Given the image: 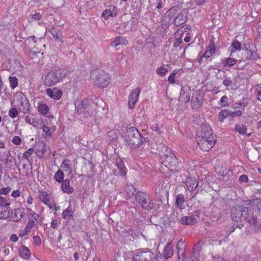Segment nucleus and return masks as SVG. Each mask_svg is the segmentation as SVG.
Masks as SVG:
<instances>
[{
	"label": "nucleus",
	"instance_id": "1",
	"mask_svg": "<svg viewBox=\"0 0 261 261\" xmlns=\"http://www.w3.org/2000/svg\"><path fill=\"white\" fill-rule=\"evenodd\" d=\"M126 143L132 149H136L147 142V138L134 126H130L125 133Z\"/></svg>",
	"mask_w": 261,
	"mask_h": 261
},
{
	"label": "nucleus",
	"instance_id": "2",
	"mask_svg": "<svg viewBox=\"0 0 261 261\" xmlns=\"http://www.w3.org/2000/svg\"><path fill=\"white\" fill-rule=\"evenodd\" d=\"M130 188L133 190L132 194L135 197L136 202L139 203L143 210L149 211L159 208V205L156 201L150 199L147 194L137 190L133 186H132Z\"/></svg>",
	"mask_w": 261,
	"mask_h": 261
},
{
	"label": "nucleus",
	"instance_id": "3",
	"mask_svg": "<svg viewBox=\"0 0 261 261\" xmlns=\"http://www.w3.org/2000/svg\"><path fill=\"white\" fill-rule=\"evenodd\" d=\"M90 80L98 87H106L110 83L111 76L104 70L96 69L91 72Z\"/></svg>",
	"mask_w": 261,
	"mask_h": 261
},
{
	"label": "nucleus",
	"instance_id": "4",
	"mask_svg": "<svg viewBox=\"0 0 261 261\" xmlns=\"http://www.w3.org/2000/svg\"><path fill=\"white\" fill-rule=\"evenodd\" d=\"M260 208H248L246 207L245 209L244 220L247 222L251 228L254 229L255 231L258 232V222L259 221Z\"/></svg>",
	"mask_w": 261,
	"mask_h": 261
},
{
	"label": "nucleus",
	"instance_id": "5",
	"mask_svg": "<svg viewBox=\"0 0 261 261\" xmlns=\"http://www.w3.org/2000/svg\"><path fill=\"white\" fill-rule=\"evenodd\" d=\"M67 71L65 69H57L48 72L45 75L44 83L46 86L51 87L62 81L66 77Z\"/></svg>",
	"mask_w": 261,
	"mask_h": 261
},
{
	"label": "nucleus",
	"instance_id": "6",
	"mask_svg": "<svg viewBox=\"0 0 261 261\" xmlns=\"http://www.w3.org/2000/svg\"><path fill=\"white\" fill-rule=\"evenodd\" d=\"M182 4H178L169 9L163 16L161 27L163 29L166 30L173 23H174V16L177 14L178 10L181 8Z\"/></svg>",
	"mask_w": 261,
	"mask_h": 261
},
{
	"label": "nucleus",
	"instance_id": "7",
	"mask_svg": "<svg viewBox=\"0 0 261 261\" xmlns=\"http://www.w3.org/2000/svg\"><path fill=\"white\" fill-rule=\"evenodd\" d=\"M160 162L173 173H178L180 171L178 160L172 153L166 156H164Z\"/></svg>",
	"mask_w": 261,
	"mask_h": 261
},
{
	"label": "nucleus",
	"instance_id": "8",
	"mask_svg": "<svg viewBox=\"0 0 261 261\" xmlns=\"http://www.w3.org/2000/svg\"><path fill=\"white\" fill-rule=\"evenodd\" d=\"M153 253L148 248L141 249L133 256V261H152Z\"/></svg>",
	"mask_w": 261,
	"mask_h": 261
},
{
	"label": "nucleus",
	"instance_id": "9",
	"mask_svg": "<svg viewBox=\"0 0 261 261\" xmlns=\"http://www.w3.org/2000/svg\"><path fill=\"white\" fill-rule=\"evenodd\" d=\"M198 137L197 143L200 149L204 151H209L214 146L217 142V139H210V137H201L198 136Z\"/></svg>",
	"mask_w": 261,
	"mask_h": 261
},
{
	"label": "nucleus",
	"instance_id": "10",
	"mask_svg": "<svg viewBox=\"0 0 261 261\" xmlns=\"http://www.w3.org/2000/svg\"><path fill=\"white\" fill-rule=\"evenodd\" d=\"M246 206L243 205L241 206L237 205L233 207L231 211V218L233 221L236 222H242L244 220V216L245 214V209Z\"/></svg>",
	"mask_w": 261,
	"mask_h": 261
},
{
	"label": "nucleus",
	"instance_id": "11",
	"mask_svg": "<svg viewBox=\"0 0 261 261\" xmlns=\"http://www.w3.org/2000/svg\"><path fill=\"white\" fill-rule=\"evenodd\" d=\"M141 90V88L138 87L133 90L129 94L127 105L130 109H133L135 108L136 103L138 100Z\"/></svg>",
	"mask_w": 261,
	"mask_h": 261
},
{
	"label": "nucleus",
	"instance_id": "12",
	"mask_svg": "<svg viewBox=\"0 0 261 261\" xmlns=\"http://www.w3.org/2000/svg\"><path fill=\"white\" fill-rule=\"evenodd\" d=\"M199 132L200 137H210V139H217V135L214 133L210 125L207 124H202L200 126Z\"/></svg>",
	"mask_w": 261,
	"mask_h": 261
},
{
	"label": "nucleus",
	"instance_id": "13",
	"mask_svg": "<svg viewBox=\"0 0 261 261\" xmlns=\"http://www.w3.org/2000/svg\"><path fill=\"white\" fill-rule=\"evenodd\" d=\"M118 10L117 8L111 5L108 6V8L103 11L101 14V17L104 18L105 19H108L110 17H116L118 14Z\"/></svg>",
	"mask_w": 261,
	"mask_h": 261
},
{
	"label": "nucleus",
	"instance_id": "14",
	"mask_svg": "<svg viewBox=\"0 0 261 261\" xmlns=\"http://www.w3.org/2000/svg\"><path fill=\"white\" fill-rule=\"evenodd\" d=\"M203 96L200 93L196 92L193 94L191 98V102L193 103L192 106L193 109H198L202 107L203 105Z\"/></svg>",
	"mask_w": 261,
	"mask_h": 261
},
{
	"label": "nucleus",
	"instance_id": "15",
	"mask_svg": "<svg viewBox=\"0 0 261 261\" xmlns=\"http://www.w3.org/2000/svg\"><path fill=\"white\" fill-rule=\"evenodd\" d=\"M46 143L43 141L36 142L34 146V149L38 158H42L46 152Z\"/></svg>",
	"mask_w": 261,
	"mask_h": 261
},
{
	"label": "nucleus",
	"instance_id": "16",
	"mask_svg": "<svg viewBox=\"0 0 261 261\" xmlns=\"http://www.w3.org/2000/svg\"><path fill=\"white\" fill-rule=\"evenodd\" d=\"M201 242L199 241L193 248L190 256V259L192 261H198L199 259L200 254L201 250Z\"/></svg>",
	"mask_w": 261,
	"mask_h": 261
},
{
	"label": "nucleus",
	"instance_id": "17",
	"mask_svg": "<svg viewBox=\"0 0 261 261\" xmlns=\"http://www.w3.org/2000/svg\"><path fill=\"white\" fill-rule=\"evenodd\" d=\"M63 91L61 89L56 88L53 89L48 88L46 89V94L51 98L55 100H59L61 98Z\"/></svg>",
	"mask_w": 261,
	"mask_h": 261
},
{
	"label": "nucleus",
	"instance_id": "18",
	"mask_svg": "<svg viewBox=\"0 0 261 261\" xmlns=\"http://www.w3.org/2000/svg\"><path fill=\"white\" fill-rule=\"evenodd\" d=\"M24 209L19 208L15 209L11 212V217L14 222H18L24 217Z\"/></svg>",
	"mask_w": 261,
	"mask_h": 261
},
{
	"label": "nucleus",
	"instance_id": "19",
	"mask_svg": "<svg viewBox=\"0 0 261 261\" xmlns=\"http://www.w3.org/2000/svg\"><path fill=\"white\" fill-rule=\"evenodd\" d=\"M157 150H159L160 160L162 159L164 156H166V155H170L172 153L170 149L164 144H160L158 146Z\"/></svg>",
	"mask_w": 261,
	"mask_h": 261
},
{
	"label": "nucleus",
	"instance_id": "20",
	"mask_svg": "<svg viewBox=\"0 0 261 261\" xmlns=\"http://www.w3.org/2000/svg\"><path fill=\"white\" fill-rule=\"evenodd\" d=\"M198 182L197 179L190 177H187L185 182L190 191H194L198 187Z\"/></svg>",
	"mask_w": 261,
	"mask_h": 261
},
{
	"label": "nucleus",
	"instance_id": "21",
	"mask_svg": "<svg viewBox=\"0 0 261 261\" xmlns=\"http://www.w3.org/2000/svg\"><path fill=\"white\" fill-rule=\"evenodd\" d=\"M162 254L164 257V260H167L173 255V249L171 242L168 243L165 246Z\"/></svg>",
	"mask_w": 261,
	"mask_h": 261
},
{
	"label": "nucleus",
	"instance_id": "22",
	"mask_svg": "<svg viewBox=\"0 0 261 261\" xmlns=\"http://www.w3.org/2000/svg\"><path fill=\"white\" fill-rule=\"evenodd\" d=\"M128 40L126 38L122 36L116 37L114 40L111 42V46L116 47L119 45H126L128 43Z\"/></svg>",
	"mask_w": 261,
	"mask_h": 261
},
{
	"label": "nucleus",
	"instance_id": "23",
	"mask_svg": "<svg viewBox=\"0 0 261 261\" xmlns=\"http://www.w3.org/2000/svg\"><path fill=\"white\" fill-rule=\"evenodd\" d=\"M61 189L62 191L67 194H71L73 192V188L70 186V180L66 178L62 182Z\"/></svg>",
	"mask_w": 261,
	"mask_h": 261
},
{
	"label": "nucleus",
	"instance_id": "24",
	"mask_svg": "<svg viewBox=\"0 0 261 261\" xmlns=\"http://www.w3.org/2000/svg\"><path fill=\"white\" fill-rule=\"evenodd\" d=\"M246 204L251 206L248 208H261V198H255L252 199H248L246 201Z\"/></svg>",
	"mask_w": 261,
	"mask_h": 261
},
{
	"label": "nucleus",
	"instance_id": "25",
	"mask_svg": "<svg viewBox=\"0 0 261 261\" xmlns=\"http://www.w3.org/2000/svg\"><path fill=\"white\" fill-rule=\"evenodd\" d=\"M182 225H194L197 223V220L192 216H184L180 220Z\"/></svg>",
	"mask_w": 261,
	"mask_h": 261
},
{
	"label": "nucleus",
	"instance_id": "26",
	"mask_svg": "<svg viewBox=\"0 0 261 261\" xmlns=\"http://www.w3.org/2000/svg\"><path fill=\"white\" fill-rule=\"evenodd\" d=\"M19 105L23 107L21 110L19 109L20 111H21L24 114H27L29 112V108L31 107V105L26 96H24V97H21V102H20Z\"/></svg>",
	"mask_w": 261,
	"mask_h": 261
},
{
	"label": "nucleus",
	"instance_id": "27",
	"mask_svg": "<svg viewBox=\"0 0 261 261\" xmlns=\"http://www.w3.org/2000/svg\"><path fill=\"white\" fill-rule=\"evenodd\" d=\"M119 132L117 130H110L107 135V141L109 143L116 141L119 137Z\"/></svg>",
	"mask_w": 261,
	"mask_h": 261
},
{
	"label": "nucleus",
	"instance_id": "28",
	"mask_svg": "<svg viewBox=\"0 0 261 261\" xmlns=\"http://www.w3.org/2000/svg\"><path fill=\"white\" fill-rule=\"evenodd\" d=\"M116 166L119 170V174L120 176H124L126 173V168L124 165V161L121 159H117Z\"/></svg>",
	"mask_w": 261,
	"mask_h": 261
},
{
	"label": "nucleus",
	"instance_id": "29",
	"mask_svg": "<svg viewBox=\"0 0 261 261\" xmlns=\"http://www.w3.org/2000/svg\"><path fill=\"white\" fill-rule=\"evenodd\" d=\"M206 192L202 189H198L193 194L192 198L195 199L198 202L203 201L204 199L205 196L206 195Z\"/></svg>",
	"mask_w": 261,
	"mask_h": 261
},
{
	"label": "nucleus",
	"instance_id": "30",
	"mask_svg": "<svg viewBox=\"0 0 261 261\" xmlns=\"http://www.w3.org/2000/svg\"><path fill=\"white\" fill-rule=\"evenodd\" d=\"M247 54L246 59L247 60L256 61L259 56L256 51L251 50L249 49H245Z\"/></svg>",
	"mask_w": 261,
	"mask_h": 261
},
{
	"label": "nucleus",
	"instance_id": "31",
	"mask_svg": "<svg viewBox=\"0 0 261 261\" xmlns=\"http://www.w3.org/2000/svg\"><path fill=\"white\" fill-rule=\"evenodd\" d=\"M132 8L133 9V15L135 18L139 17V14L141 12L142 4L137 3L136 1L132 2Z\"/></svg>",
	"mask_w": 261,
	"mask_h": 261
},
{
	"label": "nucleus",
	"instance_id": "32",
	"mask_svg": "<svg viewBox=\"0 0 261 261\" xmlns=\"http://www.w3.org/2000/svg\"><path fill=\"white\" fill-rule=\"evenodd\" d=\"M187 16H184L181 13H178L177 16L174 17V25L179 27L184 23L187 20Z\"/></svg>",
	"mask_w": 261,
	"mask_h": 261
},
{
	"label": "nucleus",
	"instance_id": "33",
	"mask_svg": "<svg viewBox=\"0 0 261 261\" xmlns=\"http://www.w3.org/2000/svg\"><path fill=\"white\" fill-rule=\"evenodd\" d=\"M21 249L19 252V255L23 258L28 259L31 256V252L30 249L24 245H22Z\"/></svg>",
	"mask_w": 261,
	"mask_h": 261
},
{
	"label": "nucleus",
	"instance_id": "34",
	"mask_svg": "<svg viewBox=\"0 0 261 261\" xmlns=\"http://www.w3.org/2000/svg\"><path fill=\"white\" fill-rule=\"evenodd\" d=\"M185 201V197L183 194H179L177 195L176 198L175 205L179 209L181 210L184 208V203Z\"/></svg>",
	"mask_w": 261,
	"mask_h": 261
},
{
	"label": "nucleus",
	"instance_id": "35",
	"mask_svg": "<svg viewBox=\"0 0 261 261\" xmlns=\"http://www.w3.org/2000/svg\"><path fill=\"white\" fill-rule=\"evenodd\" d=\"M179 100H183L186 103L190 101V95L187 93L186 89H185L183 87H181L180 96L178 98Z\"/></svg>",
	"mask_w": 261,
	"mask_h": 261
},
{
	"label": "nucleus",
	"instance_id": "36",
	"mask_svg": "<svg viewBox=\"0 0 261 261\" xmlns=\"http://www.w3.org/2000/svg\"><path fill=\"white\" fill-rule=\"evenodd\" d=\"M50 32L55 38L56 40H57L58 42L61 43H63V41L62 39V33L59 30H57L55 28H53L50 30Z\"/></svg>",
	"mask_w": 261,
	"mask_h": 261
},
{
	"label": "nucleus",
	"instance_id": "37",
	"mask_svg": "<svg viewBox=\"0 0 261 261\" xmlns=\"http://www.w3.org/2000/svg\"><path fill=\"white\" fill-rule=\"evenodd\" d=\"M41 200L46 204L50 208H51L53 205H55V203H53L49 199L48 194L46 192H44L42 195L40 197Z\"/></svg>",
	"mask_w": 261,
	"mask_h": 261
},
{
	"label": "nucleus",
	"instance_id": "38",
	"mask_svg": "<svg viewBox=\"0 0 261 261\" xmlns=\"http://www.w3.org/2000/svg\"><path fill=\"white\" fill-rule=\"evenodd\" d=\"M91 100L88 98H85L81 101V113H83L84 111L88 109L91 105Z\"/></svg>",
	"mask_w": 261,
	"mask_h": 261
},
{
	"label": "nucleus",
	"instance_id": "39",
	"mask_svg": "<svg viewBox=\"0 0 261 261\" xmlns=\"http://www.w3.org/2000/svg\"><path fill=\"white\" fill-rule=\"evenodd\" d=\"M38 109L40 114L42 115H46L49 111L48 106L45 103H39Z\"/></svg>",
	"mask_w": 261,
	"mask_h": 261
},
{
	"label": "nucleus",
	"instance_id": "40",
	"mask_svg": "<svg viewBox=\"0 0 261 261\" xmlns=\"http://www.w3.org/2000/svg\"><path fill=\"white\" fill-rule=\"evenodd\" d=\"M237 223V224H233V225L229 228V230L226 233L227 236H229L231 233L234 232L237 228H239L240 229H241L244 226V224L242 223V222Z\"/></svg>",
	"mask_w": 261,
	"mask_h": 261
},
{
	"label": "nucleus",
	"instance_id": "41",
	"mask_svg": "<svg viewBox=\"0 0 261 261\" xmlns=\"http://www.w3.org/2000/svg\"><path fill=\"white\" fill-rule=\"evenodd\" d=\"M233 131L238 132L240 135H245L247 133V127L245 125H240L239 124H236Z\"/></svg>",
	"mask_w": 261,
	"mask_h": 261
},
{
	"label": "nucleus",
	"instance_id": "42",
	"mask_svg": "<svg viewBox=\"0 0 261 261\" xmlns=\"http://www.w3.org/2000/svg\"><path fill=\"white\" fill-rule=\"evenodd\" d=\"M221 63L224 66H233L236 63L237 60L231 58H227L226 59H222Z\"/></svg>",
	"mask_w": 261,
	"mask_h": 261
},
{
	"label": "nucleus",
	"instance_id": "43",
	"mask_svg": "<svg viewBox=\"0 0 261 261\" xmlns=\"http://www.w3.org/2000/svg\"><path fill=\"white\" fill-rule=\"evenodd\" d=\"M216 47L217 46L215 45L214 42L212 40H211L209 45L206 47V50L210 56H212L214 54Z\"/></svg>",
	"mask_w": 261,
	"mask_h": 261
},
{
	"label": "nucleus",
	"instance_id": "44",
	"mask_svg": "<svg viewBox=\"0 0 261 261\" xmlns=\"http://www.w3.org/2000/svg\"><path fill=\"white\" fill-rule=\"evenodd\" d=\"M54 177L56 181H57L59 183H61L62 181L64 180V174L61 169H59L56 172Z\"/></svg>",
	"mask_w": 261,
	"mask_h": 261
},
{
	"label": "nucleus",
	"instance_id": "45",
	"mask_svg": "<svg viewBox=\"0 0 261 261\" xmlns=\"http://www.w3.org/2000/svg\"><path fill=\"white\" fill-rule=\"evenodd\" d=\"M229 110H222L218 114V119L220 122H223L225 118H227Z\"/></svg>",
	"mask_w": 261,
	"mask_h": 261
},
{
	"label": "nucleus",
	"instance_id": "46",
	"mask_svg": "<svg viewBox=\"0 0 261 261\" xmlns=\"http://www.w3.org/2000/svg\"><path fill=\"white\" fill-rule=\"evenodd\" d=\"M70 206L62 213V217L64 219H69L73 215V211L69 208Z\"/></svg>",
	"mask_w": 261,
	"mask_h": 261
},
{
	"label": "nucleus",
	"instance_id": "47",
	"mask_svg": "<svg viewBox=\"0 0 261 261\" xmlns=\"http://www.w3.org/2000/svg\"><path fill=\"white\" fill-rule=\"evenodd\" d=\"M10 86L12 89H14L18 86V79L15 76H10L9 77Z\"/></svg>",
	"mask_w": 261,
	"mask_h": 261
},
{
	"label": "nucleus",
	"instance_id": "48",
	"mask_svg": "<svg viewBox=\"0 0 261 261\" xmlns=\"http://www.w3.org/2000/svg\"><path fill=\"white\" fill-rule=\"evenodd\" d=\"M168 72V69L167 68L164 67V66L160 67L156 69V74L161 76H164L166 75Z\"/></svg>",
	"mask_w": 261,
	"mask_h": 261
},
{
	"label": "nucleus",
	"instance_id": "49",
	"mask_svg": "<svg viewBox=\"0 0 261 261\" xmlns=\"http://www.w3.org/2000/svg\"><path fill=\"white\" fill-rule=\"evenodd\" d=\"M18 114V111L16 108H11L8 112L9 116L12 118H15Z\"/></svg>",
	"mask_w": 261,
	"mask_h": 261
},
{
	"label": "nucleus",
	"instance_id": "50",
	"mask_svg": "<svg viewBox=\"0 0 261 261\" xmlns=\"http://www.w3.org/2000/svg\"><path fill=\"white\" fill-rule=\"evenodd\" d=\"M231 45L235 50L240 51L241 49V43L237 39H235L232 41Z\"/></svg>",
	"mask_w": 261,
	"mask_h": 261
},
{
	"label": "nucleus",
	"instance_id": "51",
	"mask_svg": "<svg viewBox=\"0 0 261 261\" xmlns=\"http://www.w3.org/2000/svg\"><path fill=\"white\" fill-rule=\"evenodd\" d=\"M9 216H10V213H9V211L7 207L0 212V219H7Z\"/></svg>",
	"mask_w": 261,
	"mask_h": 261
},
{
	"label": "nucleus",
	"instance_id": "52",
	"mask_svg": "<svg viewBox=\"0 0 261 261\" xmlns=\"http://www.w3.org/2000/svg\"><path fill=\"white\" fill-rule=\"evenodd\" d=\"M185 249H180L177 250V254L178 258V260L182 259V261H185L187 259L185 255Z\"/></svg>",
	"mask_w": 261,
	"mask_h": 261
},
{
	"label": "nucleus",
	"instance_id": "53",
	"mask_svg": "<svg viewBox=\"0 0 261 261\" xmlns=\"http://www.w3.org/2000/svg\"><path fill=\"white\" fill-rule=\"evenodd\" d=\"M166 260H164V257H163V255L162 253H161L160 252H158L156 254L154 255L153 254V257H152V261H166Z\"/></svg>",
	"mask_w": 261,
	"mask_h": 261
},
{
	"label": "nucleus",
	"instance_id": "54",
	"mask_svg": "<svg viewBox=\"0 0 261 261\" xmlns=\"http://www.w3.org/2000/svg\"><path fill=\"white\" fill-rule=\"evenodd\" d=\"M227 99H228V98L225 95L223 96L221 98V99L219 102V105H220L221 107H226V106H228Z\"/></svg>",
	"mask_w": 261,
	"mask_h": 261
},
{
	"label": "nucleus",
	"instance_id": "55",
	"mask_svg": "<svg viewBox=\"0 0 261 261\" xmlns=\"http://www.w3.org/2000/svg\"><path fill=\"white\" fill-rule=\"evenodd\" d=\"M177 73V71L174 70L173 72L169 75L168 78V81L170 84H174L175 83V76L176 74Z\"/></svg>",
	"mask_w": 261,
	"mask_h": 261
},
{
	"label": "nucleus",
	"instance_id": "56",
	"mask_svg": "<svg viewBox=\"0 0 261 261\" xmlns=\"http://www.w3.org/2000/svg\"><path fill=\"white\" fill-rule=\"evenodd\" d=\"M186 246V245L185 243V242L182 240V239H180L177 243L176 249H185Z\"/></svg>",
	"mask_w": 261,
	"mask_h": 261
},
{
	"label": "nucleus",
	"instance_id": "57",
	"mask_svg": "<svg viewBox=\"0 0 261 261\" xmlns=\"http://www.w3.org/2000/svg\"><path fill=\"white\" fill-rule=\"evenodd\" d=\"M69 162L70 160L68 159H64L61 164V167L63 169L67 168V169L71 170L70 166L69 164Z\"/></svg>",
	"mask_w": 261,
	"mask_h": 261
},
{
	"label": "nucleus",
	"instance_id": "58",
	"mask_svg": "<svg viewBox=\"0 0 261 261\" xmlns=\"http://www.w3.org/2000/svg\"><path fill=\"white\" fill-rule=\"evenodd\" d=\"M34 149L33 148H30L25 151L23 154V158L25 159H29L30 156L33 153Z\"/></svg>",
	"mask_w": 261,
	"mask_h": 261
},
{
	"label": "nucleus",
	"instance_id": "59",
	"mask_svg": "<svg viewBox=\"0 0 261 261\" xmlns=\"http://www.w3.org/2000/svg\"><path fill=\"white\" fill-rule=\"evenodd\" d=\"M138 115V118H140L141 119L142 122H145L146 121V116L145 114L144 110H141Z\"/></svg>",
	"mask_w": 261,
	"mask_h": 261
},
{
	"label": "nucleus",
	"instance_id": "60",
	"mask_svg": "<svg viewBox=\"0 0 261 261\" xmlns=\"http://www.w3.org/2000/svg\"><path fill=\"white\" fill-rule=\"evenodd\" d=\"M11 190V188L10 187L6 188H3L0 189V195H7Z\"/></svg>",
	"mask_w": 261,
	"mask_h": 261
},
{
	"label": "nucleus",
	"instance_id": "61",
	"mask_svg": "<svg viewBox=\"0 0 261 261\" xmlns=\"http://www.w3.org/2000/svg\"><path fill=\"white\" fill-rule=\"evenodd\" d=\"M21 139L19 136H14L12 139V142L15 145H20L21 143Z\"/></svg>",
	"mask_w": 261,
	"mask_h": 261
},
{
	"label": "nucleus",
	"instance_id": "62",
	"mask_svg": "<svg viewBox=\"0 0 261 261\" xmlns=\"http://www.w3.org/2000/svg\"><path fill=\"white\" fill-rule=\"evenodd\" d=\"M240 183H246L248 181V177L246 174L241 175L239 178Z\"/></svg>",
	"mask_w": 261,
	"mask_h": 261
},
{
	"label": "nucleus",
	"instance_id": "63",
	"mask_svg": "<svg viewBox=\"0 0 261 261\" xmlns=\"http://www.w3.org/2000/svg\"><path fill=\"white\" fill-rule=\"evenodd\" d=\"M42 129L43 131L45 133V135L47 136H51V132H50V130L49 127L46 126L45 125H43L42 126Z\"/></svg>",
	"mask_w": 261,
	"mask_h": 261
},
{
	"label": "nucleus",
	"instance_id": "64",
	"mask_svg": "<svg viewBox=\"0 0 261 261\" xmlns=\"http://www.w3.org/2000/svg\"><path fill=\"white\" fill-rule=\"evenodd\" d=\"M213 261H226L225 259L219 255H216L212 256Z\"/></svg>",
	"mask_w": 261,
	"mask_h": 261
}]
</instances>
